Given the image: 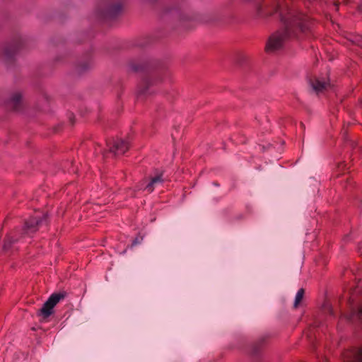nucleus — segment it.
<instances>
[{
    "label": "nucleus",
    "instance_id": "f257e3e1",
    "mask_svg": "<svg viewBox=\"0 0 362 362\" xmlns=\"http://www.w3.org/2000/svg\"><path fill=\"white\" fill-rule=\"evenodd\" d=\"M274 10L279 13L284 28L282 31L273 34V49L281 47L286 38L296 35L297 30L303 32L307 27V16L289 8L284 0H273V13Z\"/></svg>",
    "mask_w": 362,
    "mask_h": 362
},
{
    "label": "nucleus",
    "instance_id": "f03ea898",
    "mask_svg": "<svg viewBox=\"0 0 362 362\" xmlns=\"http://www.w3.org/2000/svg\"><path fill=\"white\" fill-rule=\"evenodd\" d=\"M129 70L133 72H141L144 74L137 86L138 95L151 94V88L163 81L165 71V65L156 59H145L137 62L131 60L128 64Z\"/></svg>",
    "mask_w": 362,
    "mask_h": 362
},
{
    "label": "nucleus",
    "instance_id": "7ed1b4c3",
    "mask_svg": "<svg viewBox=\"0 0 362 362\" xmlns=\"http://www.w3.org/2000/svg\"><path fill=\"white\" fill-rule=\"evenodd\" d=\"M46 221V214L39 217H30L25 220L21 228H16L11 234L7 235L6 236L3 245V250L4 251H8L15 243H18L21 239L26 236H32L38 230L40 226H41L43 222Z\"/></svg>",
    "mask_w": 362,
    "mask_h": 362
},
{
    "label": "nucleus",
    "instance_id": "20e7f679",
    "mask_svg": "<svg viewBox=\"0 0 362 362\" xmlns=\"http://www.w3.org/2000/svg\"><path fill=\"white\" fill-rule=\"evenodd\" d=\"M123 5L121 0H105L103 7L98 9V16L104 20H112L122 13Z\"/></svg>",
    "mask_w": 362,
    "mask_h": 362
},
{
    "label": "nucleus",
    "instance_id": "39448f33",
    "mask_svg": "<svg viewBox=\"0 0 362 362\" xmlns=\"http://www.w3.org/2000/svg\"><path fill=\"white\" fill-rule=\"evenodd\" d=\"M67 296L66 291H60L52 293L47 301L45 302L42 308L37 311V315L41 317L43 320H47L54 313V308L62 300H64Z\"/></svg>",
    "mask_w": 362,
    "mask_h": 362
},
{
    "label": "nucleus",
    "instance_id": "423d86ee",
    "mask_svg": "<svg viewBox=\"0 0 362 362\" xmlns=\"http://www.w3.org/2000/svg\"><path fill=\"white\" fill-rule=\"evenodd\" d=\"M24 45V40L20 36L15 37L12 41L6 46L4 50V55L8 62H13L16 54Z\"/></svg>",
    "mask_w": 362,
    "mask_h": 362
},
{
    "label": "nucleus",
    "instance_id": "0eeeda50",
    "mask_svg": "<svg viewBox=\"0 0 362 362\" xmlns=\"http://www.w3.org/2000/svg\"><path fill=\"white\" fill-rule=\"evenodd\" d=\"M8 110L20 112L23 109V101L22 94L20 92L13 93L6 103Z\"/></svg>",
    "mask_w": 362,
    "mask_h": 362
},
{
    "label": "nucleus",
    "instance_id": "6e6552de",
    "mask_svg": "<svg viewBox=\"0 0 362 362\" xmlns=\"http://www.w3.org/2000/svg\"><path fill=\"white\" fill-rule=\"evenodd\" d=\"M110 151L115 155L124 154L129 148V143L122 139H112L107 142Z\"/></svg>",
    "mask_w": 362,
    "mask_h": 362
},
{
    "label": "nucleus",
    "instance_id": "1a4fd4ad",
    "mask_svg": "<svg viewBox=\"0 0 362 362\" xmlns=\"http://www.w3.org/2000/svg\"><path fill=\"white\" fill-rule=\"evenodd\" d=\"M269 339V335L263 336L260 337L257 341L253 343L249 351L250 355L253 358H257L261 354L262 349L264 348Z\"/></svg>",
    "mask_w": 362,
    "mask_h": 362
},
{
    "label": "nucleus",
    "instance_id": "9d476101",
    "mask_svg": "<svg viewBox=\"0 0 362 362\" xmlns=\"http://www.w3.org/2000/svg\"><path fill=\"white\" fill-rule=\"evenodd\" d=\"M347 319L353 323L362 325V302L358 305H351Z\"/></svg>",
    "mask_w": 362,
    "mask_h": 362
},
{
    "label": "nucleus",
    "instance_id": "9b49d317",
    "mask_svg": "<svg viewBox=\"0 0 362 362\" xmlns=\"http://www.w3.org/2000/svg\"><path fill=\"white\" fill-rule=\"evenodd\" d=\"M163 172L156 170V175L151 177L148 183H147L143 189L146 190L148 193L152 192L157 185H160L163 182L164 180L163 178Z\"/></svg>",
    "mask_w": 362,
    "mask_h": 362
},
{
    "label": "nucleus",
    "instance_id": "f8f14e48",
    "mask_svg": "<svg viewBox=\"0 0 362 362\" xmlns=\"http://www.w3.org/2000/svg\"><path fill=\"white\" fill-rule=\"evenodd\" d=\"M345 362H362V349H356L346 353Z\"/></svg>",
    "mask_w": 362,
    "mask_h": 362
},
{
    "label": "nucleus",
    "instance_id": "ddd939ff",
    "mask_svg": "<svg viewBox=\"0 0 362 362\" xmlns=\"http://www.w3.org/2000/svg\"><path fill=\"white\" fill-rule=\"evenodd\" d=\"M93 67V62L90 56H88L85 60L78 62L76 65V72L78 74H83Z\"/></svg>",
    "mask_w": 362,
    "mask_h": 362
},
{
    "label": "nucleus",
    "instance_id": "4468645a",
    "mask_svg": "<svg viewBox=\"0 0 362 362\" xmlns=\"http://www.w3.org/2000/svg\"><path fill=\"white\" fill-rule=\"evenodd\" d=\"M310 86L317 93H322L324 90H327L329 87V83L325 81V80H322L320 78H315L310 81Z\"/></svg>",
    "mask_w": 362,
    "mask_h": 362
},
{
    "label": "nucleus",
    "instance_id": "2eb2a0df",
    "mask_svg": "<svg viewBox=\"0 0 362 362\" xmlns=\"http://www.w3.org/2000/svg\"><path fill=\"white\" fill-rule=\"evenodd\" d=\"M173 11H175L177 13V17L181 21H188L190 19L188 16H187L185 14H184L182 11H181V9L180 7H175L173 8L168 9L167 11V12H169V13H171Z\"/></svg>",
    "mask_w": 362,
    "mask_h": 362
},
{
    "label": "nucleus",
    "instance_id": "dca6fc26",
    "mask_svg": "<svg viewBox=\"0 0 362 362\" xmlns=\"http://www.w3.org/2000/svg\"><path fill=\"white\" fill-rule=\"evenodd\" d=\"M304 294H305V290L303 288H300L298 291V292H297V293L296 295L295 300H294V303H293V307L295 308H298V306L299 305V304L302 301V300L303 298V296H304Z\"/></svg>",
    "mask_w": 362,
    "mask_h": 362
},
{
    "label": "nucleus",
    "instance_id": "f3484780",
    "mask_svg": "<svg viewBox=\"0 0 362 362\" xmlns=\"http://www.w3.org/2000/svg\"><path fill=\"white\" fill-rule=\"evenodd\" d=\"M264 50L268 54L272 52V35H269L267 38Z\"/></svg>",
    "mask_w": 362,
    "mask_h": 362
},
{
    "label": "nucleus",
    "instance_id": "a211bd4d",
    "mask_svg": "<svg viewBox=\"0 0 362 362\" xmlns=\"http://www.w3.org/2000/svg\"><path fill=\"white\" fill-rule=\"evenodd\" d=\"M142 240H143V237H142V236H139H139L136 237V238L133 240V241H132V245H131V246H132V247H134V246H135V245H138V244L141 243Z\"/></svg>",
    "mask_w": 362,
    "mask_h": 362
},
{
    "label": "nucleus",
    "instance_id": "6ab92c4d",
    "mask_svg": "<svg viewBox=\"0 0 362 362\" xmlns=\"http://www.w3.org/2000/svg\"><path fill=\"white\" fill-rule=\"evenodd\" d=\"M325 311L328 313L330 315H333V310L332 307L328 305L325 306Z\"/></svg>",
    "mask_w": 362,
    "mask_h": 362
},
{
    "label": "nucleus",
    "instance_id": "aec40b11",
    "mask_svg": "<svg viewBox=\"0 0 362 362\" xmlns=\"http://www.w3.org/2000/svg\"><path fill=\"white\" fill-rule=\"evenodd\" d=\"M284 144V141L279 140V147L278 148V151L279 154H281L283 152V144Z\"/></svg>",
    "mask_w": 362,
    "mask_h": 362
},
{
    "label": "nucleus",
    "instance_id": "412c9836",
    "mask_svg": "<svg viewBox=\"0 0 362 362\" xmlns=\"http://www.w3.org/2000/svg\"><path fill=\"white\" fill-rule=\"evenodd\" d=\"M337 168H338L339 170H342L345 169L346 164L344 163H339Z\"/></svg>",
    "mask_w": 362,
    "mask_h": 362
},
{
    "label": "nucleus",
    "instance_id": "4be33fe9",
    "mask_svg": "<svg viewBox=\"0 0 362 362\" xmlns=\"http://www.w3.org/2000/svg\"><path fill=\"white\" fill-rule=\"evenodd\" d=\"M69 121L71 124V125H74V119H75V117L73 114H70V115L69 116Z\"/></svg>",
    "mask_w": 362,
    "mask_h": 362
},
{
    "label": "nucleus",
    "instance_id": "5701e85b",
    "mask_svg": "<svg viewBox=\"0 0 362 362\" xmlns=\"http://www.w3.org/2000/svg\"><path fill=\"white\" fill-rule=\"evenodd\" d=\"M238 57H239V60L241 62H243L244 60L246 59V57L242 53L239 54Z\"/></svg>",
    "mask_w": 362,
    "mask_h": 362
},
{
    "label": "nucleus",
    "instance_id": "b1692460",
    "mask_svg": "<svg viewBox=\"0 0 362 362\" xmlns=\"http://www.w3.org/2000/svg\"><path fill=\"white\" fill-rule=\"evenodd\" d=\"M339 5V2H335V3H334V6H335V7H336V10H338Z\"/></svg>",
    "mask_w": 362,
    "mask_h": 362
},
{
    "label": "nucleus",
    "instance_id": "393cba45",
    "mask_svg": "<svg viewBox=\"0 0 362 362\" xmlns=\"http://www.w3.org/2000/svg\"><path fill=\"white\" fill-rule=\"evenodd\" d=\"M350 1H351V0H343V2L344 4H348L350 3Z\"/></svg>",
    "mask_w": 362,
    "mask_h": 362
},
{
    "label": "nucleus",
    "instance_id": "a878e982",
    "mask_svg": "<svg viewBox=\"0 0 362 362\" xmlns=\"http://www.w3.org/2000/svg\"><path fill=\"white\" fill-rule=\"evenodd\" d=\"M300 127L303 129H305V125L303 123H300Z\"/></svg>",
    "mask_w": 362,
    "mask_h": 362
}]
</instances>
